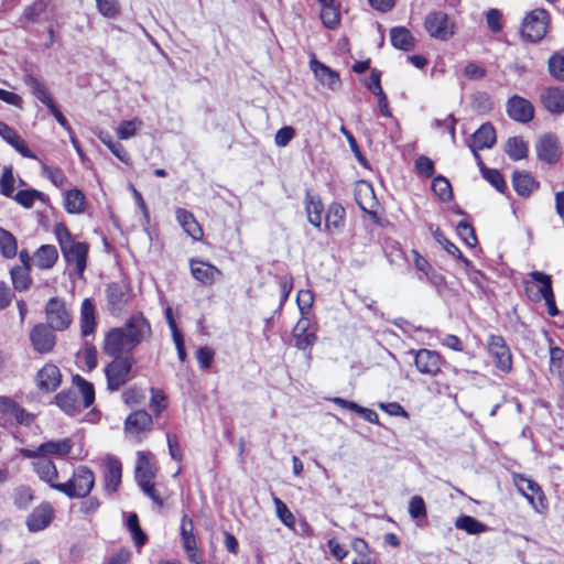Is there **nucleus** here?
I'll list each match as a JSON object with an SVG mask.
<instances>
[{
	"label": "nucleus",
	"instance_id": "c756f323",
	"mask_svg": "<svg viewBox=\"0 0 564 564\" xmlns=\"http://www.w3.org/2000/svg\"><path fill=\"white\" fill-rule=\"evenodd\" d=\"M471 137L473 142L469 144L471 152H475V149H490L496 143V131L491 123H484Z\"/></svg>",
	"mask_w": 564,
	"mask_h": 564
},
{
	"label": "nucleus",
	"instance_id": "a18cd8bd",
	"mask_svg": "<svg viewBox=\"0 0 564 564\" xmlns=\"http://www.w3.org/2000/svg\"><path fill=\"white\" fill-rule=\"evenodd\" d=\"M74 383L77 388V394L80 393V403L85 409L89 408L95 401V391L90 382L86 381L80 376L74 377Z\"/></svg>",
	"mask_w": 564,
	"mask_h": 564
},
{
	"label": "nucleus",
	"instance_id": "680f3d73",
	"mask_svg": "<svg viewBox=\"0 0 564 564\" xmlns=\"http://www.w3.org/2000/svg\"><path fill=\"white\" fill-rule=\"evenodd\" d=\"M549 72L558 82H564V56L554 54L549 59Z\"/></svg>",
	"mask_w": 564,
	"mask_h": 564
},
{
	"label": "nucleus",
	"instance_id": "5fc2aeb1",
	"mask_svg": "<svg viewBox=\"0 0 564 564\" xmlns=\"http://www.w3.org/2000/svg\"><path fill=\"white\" fill-rule=\"evenodd\" d=\"M127 527L132 535L133 542L137 546H142L147 542V535L143 533L139 525V519L135 513H130L127 520Z\"/></svg>",
	"mask_w": 564,
	"mask_h": 564
},
{
	"label": "nucleus",
	"instance_id": "a878e982",
	"mask_svg": "<svg viewBox=\"0 0 564 564\" xmlns=\"http://www.w3.org/2000/svg\"><path fill=\"white\" fill-rule=\"evenodd\" d=\"M0 413L6 420H14L18 424H29L30 414L9 397L0 395Z\"/></svg>",
	"mask_w": 564,
	"mask_h": 564
},
{
	"label": "nucleus",
	"instance_id": "e2e57ef3",
	"mask_svg": "<svg viewBox=\"0 0 564 564\" xmlns=\"http://www.w3.org/2000/svg\"><path fill=\"white\" fill-rule=\"evenodd\" d=\"M481 174L498 192L502 193L506 189V182L499 171L482 167Z\"/></svg>",
	"mask_w": 564,
	"mask_h": 564
},
{
	"label": "nucleus",
	"instance_id": "37998d69",
	"mask_svg": "<svg viewBox=\"0 0 564 564\" xmlns=\"http://www.w3.org/2000/svg\"><path fill=\"white\" fill-rule=\"evenodd\" d=\"M85 196L82 191L74 188L65 193L64 206L69 214L84 212Z\"/></svg>",
	"mask_w": 564,
	"mask_h": 564
},
{
	"label": "nucleus",
	"instance_id": "5701e85b",
	"mask_svg": "<svg viewBox=\"0 0 564 564\" xmlns=\"http://www.w3.org/2000/svg\"><path fill=\"white\" fill-rule=\"evenodd\" d=\"M310 67L314 73L316 79L325 87L330 90H337L341 83L339 75L326 66L325 64L318 62L317 59H312L310 62Z\"/></svg>",
	"mask_w": 564,
	"mask_h": 564
},
{
	"label": "nucleus",
	"instance_id": "3c124183",
	"mask_svg": "<svg viewBox=\"0 0 564 564\" xmlns=\"http://www.w3.org/2000/svg\"><path fill=\"white\" fill-rule=\"evenodd\" d=\"M30 267H15L11 270V279L15 290L24 291L31 283Z\"/></svg>",
	"mask_w": 564,
	"mask_h": 564
},
{
	"label": "nucleus",
	"instance_id": "0eeeda50",
	"mask_svg": "<svg viewBox=\"0 0 564 564\" xmlns=\"http://www.w3.org/2000/svg\"><path fill=\"white\" fill-rule=\"evenodd\" d=\"M429 35L438 41H448L455 33V23L442 11L431 12L424 20Z\"/></svg>",
	"mask_w": 564,
	"mask_h": 564
},
{
	"label": "nucleus",
	"instance_id": "de8ad7c7",
	"mask_svg": "<svg viewBox=\"0 0 564 564\" xmlns=\"http://www.w3.org/2000/svg\"><path fill=\"white\" fill-rule=\"evenodd\" d=\"M142 127V121L138 118L120 122L116 129L117 137L120 140H128L134 137Z\"/></svg>",
	"mask_w": 564,
	"mask_h": 564
},
{
	"label": "nucleus",
	"instance_id": "69168bd1",
	"mask_svg": "<svg viewBox=\"0 0 564 564\" xmlns=\"http://www.w3.org/2000/svg\"><path fill=\"white\" fill-rule=\"evenodd\" d=\"M409 514L412 519L425 518L426 507L421 496H413L409 502Z\"/></svg>",
	"mask_w": 564,
	"mask_h": 564
},
{
	"label": "nucleus",
	"instance_id": "bf43d9fd",
	"mask_svg": "<svg viewBox=\"0 0 564 564\" xmlns=\"http://www.w3.org/2000/svg\"><path fill=\"white\" fill-rule=\"evenodd\" d=\"M43 193L36 189H24L15 194V200L25 208L33 206L35 199H43Z\"/></svg>",
	"mask_w": 564,
	"mask_h": 564
},
{
	"label": "nucleus",
	"instance_id": "774afa93",
	"mask_svg": "<svg viewBox=\"0 0 564 564\" xmlns=\"http://www.w3.org/2000/svg\"><path fill=\"white\" fill-rule=\"evenodd\" d=\"M98 11L107 18L117 15L119 9L116 0H96Z\"/></svg>",
	"mask_w": 564,
	"mask_h": 564
},
{
	"label": "nucleus",
	"instance_id": "a19ab883",
	"mask_svg": "<svg viewBox=\"0 0 564 564\" xmlns=\"http://www.w3.org/2000/svg\"><path fill=\"white\" fill-rule=\"evenodd\" d=\"M431 230L436 242L440 243L447 251V253L459 259L466 267L470 265L471 262L463 256L457 246H455L445 237L438 227L435 229L431 228Z\"/></svg>",
	"mask_w": 564,
	"mask_h": 564
},
{
	"label": "nucleus",
	"instance_id": "4be33fe9",
	"mask_svg": "<svg viewBox=\"0 0 564 564\" xmlns=\"http://www.w3.org/2000/svg\"><path fill=\"white\" fill-rule=\"evenodd\" d=\"M62 380V375L59 369L52 364L44 365L36 375V382L39 389L46 392L55 391Z\"/></svg>",
	"mask_w": 564,
	"mask_h": 564
},
{
	"label": "nucleus",
	"instance_id": "c85d7f7f",
	"mask_svg": "<svg viewBox=\"0 0 564 564\" xmlns=\"http://www.w3.org/2000/svg\"><path fill=\"white\" fill-rule=\"evenodd\" d=\"M305 212L308 223L315 228H321L323 221L324 205L317 195L310 192L305 194Z\"/></svg>",
	"mask_w": 564,
	"mask_h": 564
},
{
	"label": "nucleus",
	"instance_id": "6e6d98bb",
	"mask_svg": "<svg viewBox=\"0 0 564 564\" xmlns=\"http://www.w3.org/2000/svg\"><path fill=\"white\" fill-rule=\"evenodd\" d=\"M432 189L443 202H448L453 196L452 186L444 176H437L433 180Z\"/></svg>",
	"mask_w": 564,
	"mask_h": 564
},
{
	"label": "nucleus",
	"instance_id": "1a4fd4ad",
	"mask_svg": "<svg viewBox=\"0 0 564 564\" xmlns=\"http://www.w3.org/2000/svg\"><path fill=\"white\" fill-rule=\"evenodd\" d=\"M131 367L132 361L130 358H115L105 370L108 389L112 391L119 390L128 381Z\"/></svg>",
	"mask_w": 564,
	"mask_h": 564
},
{
	"label": "nucleus",
	"instance_id": "052dcab7",
	"mask_svg": "<svg viewBox=\"0 0 564 564\" xmlns=\"http://www.w3.org/2000/svg\"><path fill=\"white\" fill-rule=\"evenodd\" d=\"M1 193L10 197L14 191V176L13 169L11 165L3 167V173L0 180Z\"/></svg>",
	"mask_w": 564,
	"mask_h": 564
},
{
	"label": "nucleus",
	"instance_id": "79ce46f5",
	"mask_svg": "<svg viewBox=\"0 0 564 564\" xmlns=\"http://www.w3.org/2000/svg\"><path fill=\"white\" fill-rule=\"evenodd\" d=\"M505 151L513 161H519L528 155V145L520 137L509 138L506 142Z\"/></svg>",
	"mask_w": 564,
	"mask_h": 564
},
{
	"label": "nucleus",
	"instance_id": "09e8293b",
	"mask_svg": "<svg viewBox=\"0 0 564 564\" xmlns=\"http://www.w3.org/2000/svg\"><path fill=\"white\" fill-rule=\"evenodd\" d=\"M321 19L323 24L328 29H334L339 23V12L334 1L322 4Z\"/></svg>",
	"mask_w": 564,
	"mask_h": 564
},
{
	"label": "nucleus",
	"instance_id": "473e14b6",
	"mask_svg": "<svg viewBox=\"0 0 564 564\" xmlns=\"http://www.w3.org/2000/svg\"><path fill=\"white\" fill-rule=\"evenodd\" d=\"M55 400L61 410L68 415H75L85 409L80 403L76 390L62 391L55 397Z\"/></svg>",
	"mask_w": 564,
	"mask_h": 564
},
{
	"label": "nucleus",
	"instance_id": "2eb2a0df",
	"mask_svg": "<svg viewBox=\"0 0 564 564\" xmlns=\"http://www.w3.org/2000/svg\"><path fill=\"white\" fill-rule=\"evenodd\" d=\"M189 270L192 276L204 285H213L223 278L221 270L200 259H191Z\"/></svg>",
	"mask_w": 564,
	"mask_h": 564
},
{
	"label": "nucleus",
	"instance_id": "e433bc0d",
	"mask_svg": "<svg viewBox=\"0 0 564 564\" xmlns=\"http://www.w3.org/2000/svg\"><path fill=\"white\" fill-rule=\"evenodd\" d=\"M391 44L402 51H410L414 47V37L404 26H395L390 31Z\"/></svg>",
	"mask_w": 564,
	"mask_h": 564
},
{
	"label": "nucleus",
	"instance_id": "f3484780",
	"mask_svg": "<svg viewBox=\"0 0 564 564\" xmlns=\"http://www.w3.org/2000/svg\"><path fill=\"white\" fill-rule=\"evenodd\" d=\"M30 339L33 348L40 354L50 352L56 343L54 330L48 325L42 323L32 328Z\"/></svg>",
	"mask_w": 564,
	"mask_h": 564
},
{
	"label": "nucleus",
	"instance_id": "7c9ffc66",
	"mask_svg": "<svg viewBox=\"0 0 564 564\" xmlns=\"http://www.w3.org/2000/svg\"><path fill=\"white\" fill-rule=\"evenodd\" d=\"M149 452H139L135 465V478L138 484L143 481H152L155 477L156 468L151 459Z\"/></svg>",
	"mask_w": 564,
	"mask_h": 564
},
{
	"label": "nucleus",
	"instance_id": "ddd939ff",
	"mask_svg": "<svg viewBox=\"0 0 564 564\" xmlns=\"http://www.w3.org/2000/svg\"><path fill=\"white\" fill-rule=\"evenodd\" d=\"M152 427V417L144 410L132 412L124 422V431L130 438L137 442L142 440V434L149 432Z\"/></svg>",
	"mask_w": 564,
	"mask_h": 564
},
{
	"label": "nucleus",
	"instance_id": "6e6552de",
	"mask_svg": "<svg viewBox=\"0 0 564 564\" xmlns=\"http://www.w3.org/2000/svg\"><path fill=\"white\" fill-rule=\"evenodd\" d=\"M134 348L135 346L127 335L126 328H112L105 337L104 351L110 357L120 358V355L130 352Z\"/></svg>",
	"mask_w": 564,
	"mask_h": 564
},
{
	"label": "nucleus",
	"instance_id": "2f4dec72",
	"mask_svg": "<svg viewBox=\"0 0 564 564\" xmlns=\"http://www.w3.org/2000/svg\"><path fill=\"white\" fill-rule=\"evenodd\" d=\"M345 208L339 203H332L325 215V230L333 234L339 231L345 224Z\"/></svg>",
	"mask_w": 564,
	"mask_h": 564
},
{
	"label": "nucleus",
	"instance_id": "7ed1b4c3",
	"mask_svg": "<svg viewBox=\"0 0 564 564\" xmlns=\"http://www.w3.org/2000/svg\"><path fill=\"white\" fill-rule=\"evenodd\" d=\"M95 485V475L86 466H78L72 478L66 482L55 486V490L63 492L69 498H84L89 495Z\"/></svg>",
	"mask_w": 564,
	"mask_h": 564
},
{
	"label": "nucleus",
	"instance_id": "4c0bfd02",
	"mask_svg": "<svg viewBox=\"0 0 564 564\" xmlns=\"http://www.w3.org/2000/svg\"><path fill=\"white\" fill-rule=\"evenodd\" d=\"M97 137L118 160L127 165L131 164V158L124 147L120 142L113 141L109 132L100 130Z\"/></svg>",
	"mask_w": 564,
	"mask_h": 564
},
{
	"label": "nucleus",
	"instance_id": "603ef678",
	"mask_svg": "<svg viewBox=\"0 0 564 564\" xmlns=\"http://www.w3.org/2000/svg\"><path fill=\"white\" fill-rule=\"evenodd\" d=\"M550 371L558 377L564 375V349L550 348Z\"/></svg>",
	"mask_w": 564,
	"mask_h": 564
},
{
	"label": "nucleus",
	"instance_id": "f03ea898",
	"mask_svg": "<svg viewBox=\"0 0 564 564\" xmlns=\"http://www.w3.org/2000/svg\"><path fill=\"white\" fill-rule=\"evenodd\" d=\"M529 278H532L534 282L541 283V289H534V283L524 282V292L528 299L534 303L544 300L547 307V314L550 316H556L558 314V308L555 304L551 275L541 271H532L529 273Z\"/></svg>",
	"mask_w": 564,
	"mask_h": 564
},
{
	"label": "nucleus",
	"instance_id": "20e7f679",
	"mask_svg": "<svg viewBox=\"0 0 564 564\" xmlns=\"http://www.w3.org/2000/svg\"><path fill=\"white\" fill-rule=\"evenodd\" d=\"M549 25V12L541 8L534 9L524 17L520 33L524 40L535 43L545 36Z\"/></svg>",
	"mask_w": 564,
	"mask_h": 564
},
{
	"label": "nucleus",
	"instance_id": "dca6fc26",
	"mask_svg": "<svg viewBox=\"0 0 564 564\" xmlns=\"http://www.w3.org/2000/svg\"><path fill=\"white\" fill-rule=\"evenodd\" d=\"M506 110L512 120L521 123H528L534 117V107L531 101L518 95L508 99Z\"/></svg>",
	"mask_w": 564,
	"mask_h": 564
},
{
	"label": "nucleus",
	"instance_id": "9b49d317",
	"mask_svg": "<svg viewBox=\"0 0 564 564\" xmlns=\"http://www.w3.org/2000/svg\"><path fill=\"white\" fill-rule=\"evenodd\" d=\"M107 307L112 315H119L130 299L129 285L123 282H112L106 289Z\"/></svg>",
	"mask_w": 564,
	"mask_h": 564
},
{
	"label": "nucleus",
	"instance_id": "0e129e2a",
	"mask_svg": "<svg viewBox=\"0 0 564 564\" xmlns=\"http://www.w3.org/2000/svg\"><path fill=\"white\" fill-rule=\"evenodd\" d=\"M33 500V492L30 487H19L14 492V503L19 509H26Z\"/></svg>",
	"mask_w": 564,
	"mask_h": 564
},
{
	"label": "nucleus",
	"instance_id": "ea45409f",
	"mask_svg": "<svg viewBox=\"0 0 564 564\" xmlns=\"http://www.w3.org/2000/svg\"><path fill=\"white\" fill-rule=\"evenodd\" d=\"M48 0H34L23 10L20 21L23 24L36 22L37 19L46 11Z\"/></svg>",
	"mask_w": 564,
	"mask_h": 564
},
{
	"label": "nucleus",
	"instance_id": "cd10ccee",
	"mask_svg": "<svg viewBox=\"0 0 564 564\" xmlns=\"http://www.w3.org/2000/svg\"><path fill=\"white\" fill-rule=\"evenodd\" d=\"M175 214L177 223L189 237L194 240H200L203 238V229L189 210L177 208Z\"/></svg>",
	"mask_w": 564,
	"mask_h": 564
},
{
	"label": "nucleus",
	"instance_id": "9d476101",
	"mask_svg": "<svg viewBox=\"0 0 564 564\" xmlns=\"http://www.w3.org/2000/svg\"><path fill=\"white\" fill-rule=\"evenodd\" d=\"M538 159L549 165L555 164L561 158L560 140L554 133L542 134L535 144Z\"/></svg>",
	"mask_w": 564,
	"mask_h": 564
},
{
	"label": "nucleus",
	"instance_id": "8fccbe9b",
	"mask_svg": "<svg viewBox=\"0 0 564 564\" xmlns=\"http://www.w3.org/2000/svg\"><path fill=\"white\" fill-rule=\"evenodd\" d=\"M0 250L6 258H14L18 251L14 236L2 228H0Z\"/></svg>",
	"mask_w": 564,
	"mask_h": 564
},
{
	"label": "nucleus",
	"instance_id": "393cba45",
	"mask_svg": "<svg viewBox=\"0 0 564 564\" xmlns=\"http://www.w3.org/2000/svg\"><path fill=\"white\" fill-rule=\"evenodd\" d=\"M105 489L108 492H116L121 482L122 466L118 458L107 456L105 458Z\"/></svg>",
	"mask_w": 564,
	"mask_h": 564
},
{
	"label": "nucleus",
	"instance_id": "f704fd0d",
	"mask_svg": "<svg viewBox=\"0 0 564 564\" xmlns=\"http://www.w3.org/2000/svg\"><path fill=\"white\" fill-rule=\"evenodd\" d=\"M96 326L95 305L91 300L85 299L80 307V328L83 336L94 333Z\"/></svg>",
	"mask_w": 564,
	"mask_h": 564
},
{
	"label": "nucleus",
	"instance_id": "c9c22d12",
	"mask_svg": "<svg viewBox=\"0 0 564 564\" xmlns=\"http://www.w3.org/2000/svg\"><path fill=\"white\" fill-rule=\"evenodd\" d=\"M24 84L30 87L34 97L44 104L47 108H52L53 105H55L48 89L41 80L32 75H26L24 77Z\"/></svg>",
	"mask_w": 564,
	"mask_h": 564
},
{
	"label": "nucleus",
	"instance_id": "a211bd4d",
	"mask_svg": "<svg viewBox=\"0 0 564 564\" xmlns=\"http://www.w3.org/2000/svg\"><path fill=\"white\" fill-rule=\"evenodd\" d=\"M122 328H126L127 335L135 347L151 336L150 323L141 314L131 316Z\"/></svg>",
	"mask_w": 564,
	"mask_h": 564
},
{
	"label": "nucleus",
	"instance_id": "864d4df0",
	"mask_svg": "<svg viewBox=\"0 0 564 564\" xmlns=\"http://www.w3.org/2000/svg\"><path fill=\"white\" fill-rule=\"evenodd\" d=\"M273 503L275 507L276 517L280 521L290 529L294 528L295 518L293 513L289 510L288 506L278 497H273Z\"/></svg>",
	"mask_w": 564,
	"mask_h": 564
},
{
	"label": "nucleus",
	"instance_id": "13d9d810",
	"mask_svg": "<svg viewBox=\"0 0 564 564\" xmlns=\"http://www.w3.org/2000/svg\"><path fill=\"white\" fill-rule=\"evenodd\" d=\"M457 234L464 240L468 247H475L477 243V237L475 230L470 224L465 220H460L457 225Z\"/></svg>",
	"mask_w": 564,
	"mask_h": 564
},
{
	"label": "nucleus",
	"instance_id": "b1692460",
	"mask_svg": "<svg viewBox=\"0 0 564 564\" xmlns=\"http://www.w3.org/2000/svg\"><path fill=\"white\" fill-rule=\"evenodd\" d=\"M542 106L552 115L564 113V90L558 87L543 89L540 97Z\"/></svg>",
	"mask_w": 564,
	"mask_h": 564
},
{
	"label": "nucleus",
	"instance_id": "49530a36",
	"mask_svg": "<svg viewBox=\"0 0 564 564\" xmlns=\"http://www.w3.org/2000/svg\"><path fill=\"white\" fill-rule=\"evenodd\" d=\"M455 527L469 534H479L487 531V525L470 516H460L455 521Z\"/></svg>",
	"mask_w": 564,
	"mask_h": 564
},
{
	"label": "nucleus",
	"instance_id": "58836bf2",
	"mask_svg": "<svg viewBox=\"0 0 564 564\" xmlns=\"http://www.w3.org/2000/svg\"><path fill=\"white\" fill-rule=\"evenodd\" d=\"M333 402L340 408L358 413L364 420H366L369 423H379L378 414L373 410L360 406L359 404L352 401L345 400L343 398H334Z\"/></svg>",
	"mask_w": 564,
	"mask_h": 564
},
{
	"label": "nucleus",
	"instance_id": "c03bdc74",
	"mask_svg": "<svg viewBox=\"0 0 564 564\" xmlns=\"http://www.w3.org/2000/svg\"><path fill=\"white\" fill-rule=\"evenodd\" d=\"M514 191L521 196H528L535 188L534 178L529 173L514 172L512 177Z\"/></svg>",
	"mask_w": 564,
	"mask_h": 564
},
{
	"label": "nucleus",
	"instance_id": "72a5a7b5",
	"mask_svg": "<svg viewBox=\"0 0 564 564\" xmlns=\"http://www.w3.org/2000/svg\"><path fill=\"white\" fill-rule=\"evenodd\" d=\"M57 259L58 252L53 245H43L34 253V263L41 270L53 268Z\"/></svg>",
	"mask_w": 564,
	"mask_h": 564
},
{
	"label": "nucleus",
	"instance_id": "412c9836",
	"mask_svg": "<svg viewBox=\"0 0 564 564\" xmlns=\"http://www.w3.org/2000/svg\"><path fill=\"white\" fill-rule=\"evenodd\" d=\"M53 519V508L50 503L36 507L26 518V527L30 532H39L50 525Z\"/></svg>",
	"mask_w": 564,
	"mask_h": 564
},
{
	"label": "nucleus",
	"instance_id": "aec40b11",
	"mask_svg": "<svg viewBox=\"0 0 564 564\" xmlns=\"http://www.w3.org/2000/svg\"><path fill=\"white\" fill-rule=\"evenodd\" d=\"M193 520L184 514L181 521V536L183 546L187 553L189 561L194 564H200V557L196 550V539L193 533Z\"/></svg>",
	"mask_w": 564,
	"mask_h": 564
},
{
	"label": "nucleus",
	"instance_id": "6ab92c4d",
	"mask_svg": "<svg viewBox=\"0 0 564 564\" xmlns=\"http://www.w3.org/2000/svg\"><path fill=\"white\" fill-rule=\"evenodd\" d=\"M32 467L39 478L51 488L55 489V486L61 485V482L57 481L58 471L56 465L50 458L44 456L35 457L32 462Z\"/></svg>",
	"mask_w": 564,
	"mask_h": 564
},
{
	"label": "nucleus",
	"instance_id": "f257e3e1",
	"mask_svg": "<svg viewBox=\"0 0 564 564\" xmlns=\"http://www.w3.org/2000/svg\"><path fill=\"white\" fill-rule=\"evenodd\" d=\"M64 259L69 265H74L77 276H83L86 269L88 246L73 239L69 230L63 224H57L54 229Z\"/></svg>",
	"mask_w": 564,
	"mask_h": 564
},
{
	"label": "nucleus",
	"instance_id": "423d86ee",
	"mask_svg": "<svg viewBox=\"0 0 564 564\" xmlns=\"http://www.w3.org/2000/svg\"><path fill=\"white\" fill-rule=\"evenodd\" d=\"M46 322L53 330L67 329L73 321L72 313L66 302L61 297H51L45 305Z\"/></svg>",
	"mask_w": 564,
	"mask_h": 564
},
{
	"label": "nucleus",
	"instance_id": "338daca9",
	"mask_svg": "<svg viewBox=\"0 0 564 564\" xmlns=\"http://www.w3.org/2000/svg\"><path fill=\"white\" fill-rule=\"evenodd\" d=\"M296 302L302 316H306L313 304V294L308 290H301Z\"/></svg>",
	"mask_w": 564,
	"mask_h": 564
},
{
	"label": "nucleus",
	"instance_id": "39448f33",
	"mask_svg": "<svg viewBox=\"0 0 564 564\" xmlns=\"http://www.w3.org/2000/svg\"><path fill=\"white\" fill-rule=\"evenodd\" d=\"M74 446V441L70 437L62 440H51L40 444L35 449L20 448L19 453L25 458H35L40 456L64 458L66 457Z\"/></svg>",
	"mask_w": 564,
	"mask_h": 564
},
{
	"label": "nucleus",
	"instance_id": "bb28decb",
	"mask_svg": "<svg viewBox=\"0 0 564 564\" xmlns=\"http://www.w3.org/2000/svg\"><path fill=\"white\" fill-rule=\"evenodd\" d=\"M310 327L311 321L307 316H302L294 326L293 335L299 349L305 350L315 344L317 337L314 332H310Z\"/></svg>",
	"mask_w": 564,
	"mask_h": 564
},
{
	"label": "nucleus",
	"instance_id": "f8f14e48",
	"mask_svg": "<svg viewBox=\"0 0 564 564\" xmlns=\"http://www.w3.org/2000/svg\"><path fill=\"white\" fill-rule=\"evenodd\" d=\"M414 364L420 373L435 377L441 372L443 360L438 352L422 348L414 352Z\"/></svg>",
	"mask_w": 564,
	"mask_h": 564
},
{
	"label": "nucleus",
	"instance_id": "4d7b16f0",
	"mask_svg": "<svg viewBox=\"0 0 564 564\" xmlns=\"http://www.w3.org/2000/svg\"><path fill=\"white\" fill-rule=\"evenodd\" d=\"M6 142L9 143L22 156L28 159H36V155L28 148L24 140L15 131L10 134Z\"/></svg>",
	"mask_w": 564,
	"mask_h": 564
},
{
	"label": "nucleus",
	"instance_id": "4468645a",
	"mask_svg": "<svg viewBox=\"0 0 564 564\" xmlns=\"http://www.w3.org/2000/svg\"><path fill=\"white\" fill-rule=\"evenodd\" d=\"M488 351L495 362V366L499 370L503 372H508L511 370V352L501 336L492 335L489 337Z\"/></svg>",
	"mask_w": 564,
	"mask_h": 564
}]
</instances>
